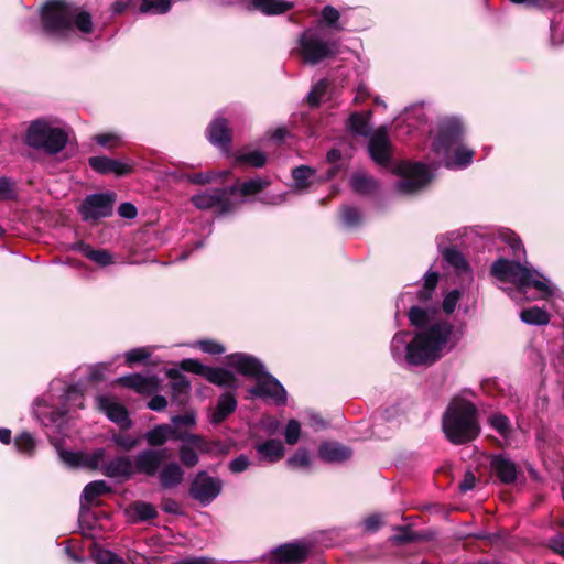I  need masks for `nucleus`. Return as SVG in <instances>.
<instances>
[{"label":"nucleus","mask_w":564,"mask_h":564,"mask_svg":"<svg viewBox=\"0 0 564 564\" xmlns=\"http://www.w3.org/2000/svg\"><path fill=\"white\" fill-rule=\"evenodd\" d=\"M144 438L150 446H162L169 440H188L202 452L210 451V445L202 436L188 433L187 431H178L169 424H160L154 426L144 434Z\"/></svg>","instance_id":"10"},{"label":"nucleus","mask_w":564,"mask_h":564,"mask_svg":"<svg viewBox=\"0 0 564 564\" xmlns=\"http://www.w3.org/2000/svg\"><path fill=\"white\" fill-rule=\"evenodd\" d=\"M370 112L366 113H352L348 120V128L356 134L367 137L370 134Z\"/></svg>","instance_id":"33"},{"label":"nucleus","mask_w":564,"mask_h":564,"mask_svg":"<svg viewBox=\"0 0 564 564\" xmlns=\"http://www.w3.org/2000/svg\"><path fill=\"white\" fill-rule=\"evenodd\" d=\"M393 172L401 177L395 189L405 195L421 191L432 178L426 165L422 163L400 162Z\"/></svg>","instance_id":"9"},{"label":"nucleus","mask_w":564,"mask_h":564,"mask_svg":"<svg viewBox=\"0 0 564 564\" xmlns=\"http://www.w3.org/2000/svg\"><path fill=\"white\" fill-rule=\"evenodd\" d=\"M228 195V188H214L193 195L191 202L197 209L217 208L220 215H225L234 209Z\"/></svg>","instance_id":"13"},{"label":"nucleus","mask_w":564,"mask_h":564,"mask_svg":"<svg viewBox=\"0 0 564 564\" xmlns=\"http://www.w3.org/2000/svg\"><path fill=\"white\" fill-rule=\"evenodd\" d=\"M108 365L106 364H97L90 367L89 370V380L90 381H100L106 378L105 372L108 370Z\"/></svg>","instance_id":"61"},{"label":"nucleus","mask_w":564,"mask_h":564,"mask_svg":"<svg viewBox=\"0 0 564 564\" xmlns=\"http://www.w3.org/2000/svg\"><path fill=\"white\" fill-rule=\"evenodd\" d=\"M288 465L291 468H305L310 466V455L305 449H299L288 459Z\"/></svg>","instance_id":"51"},{"label":"nucleus","mask_w":564,"mask_h":564,"mask_svg":"<svg viewBox=\"0 0 564 564\" xmlns=\"http://www.w3.org/2000/svg\"><path fill=\"white\" fill-rule=\"evenodd\" d=\"M256 451L261 460L276 463L284 456V446L279 440H267L256 445Z\"/></svg>","instance_id":"25"},{"label":"nucleus","mask_w":564,"mask_h":564,"mask_svg":"<svg viewBox=\"0 0 564 564\" xmlns=\"http://www.w3.org/2000/svg\"><path fill=\"white\" fill-rule=\"evenodd\" d=\"M166 449H144L141 451L133 460L134 473H140L152 477L159 473L160 466L165 458Z\"/></svg>","instance_id":"17"},{"label":"nucleus","mask_w":564,"mask_h":564,"mask_svg":"<svg viewBox=\"0 0 564 564\" xmlns=\"http://www.w3.org/2000/svg\"><path fill=\"white\" fill-rule=\"evenodd\" d=\"M491 468L498 478L505 484H511L517 478V467L510 459L496 456L491 460Z\"/></svg>","instance_id":"27"},{"label":"nucleus","mask_w":564,"mask_h":564,"mask_svg":"<svg viewBox=\"0 0 564 564\" xmlns=\"http://www.w3.org/2000/svg\"><path fill=\"white\" fill-rule=\"evenodd\" d=\"M477 408L469 400L454 397L443 415L442 426L446 437L454 444L473 441L479 434Z\"/></svg>","instance_id":"5"},{"label":"nucleus","mask_w":564,"mask_h":564,"mask_svg":"<svg viewBox=\"0 0 564 564\" xmlns=\"http://www.w3.org/2000/svg\"><path fill=\"white\" fill-rule=\"evenodd\" d=\"M550 547L564 557V533H558L550 540Z\"/></svg>","instance_id":"63"},{"label":"nucleus","mask_w":564,"mask_h":564,"mask_svg":"<svg viewBox=\"0 0 564 564\" xmlns=\"http://www.w3.org/2000/svg\"><path fill=\"white\" fill-rule=\"evenodd\" d=\"M171 9V0H141L139 11L141 13H166Z\"/></svg>","instance_id":"39"},{"label":"nucleus","mask_w":564,"mask_h":564,"mask_svg":"<svg viewBox=\"0 0 564 564\" xmlns=\"http://www.w3.org/2000/svg\"><path fill=\"white\" fill-rule=\"evenodd\" d=\"M352 189L360 194L371 193L376 188V182L365 173H356L350 178Z\"/></svg>","instance_id":"37"},{"label":"nucleus","mask_w":564,"mask_h":564,"mask_svg":"<svg viewBox=\"0 0 564 564\" xmlns=\"http://www.w3.org/2000/svg\"><path fill=\"white\" fill-rule=\"evenodd\" d=\"M292 175L295 188L303 191L310 186V178L314 175V171L308 166L301 165L293 170Z\"/></svg>","instance_id":"41"},{"label":"nucleus","mask_w":564,"mask_h":564,"mask_svg":"<svg viewBox=\"0 0 564 564\" xmlns=\"http://www.w3.org/2000/svg\"><path fill=\"white\" fill-rule=\"evenodd\" d=\"M150 354L145 348L131 349L126 354V361L129 365L145 360Z\"/></svg>","instance_id":"59"},{"label":"nucleus","mask_w":564,"mask_h":564,"mask_svg":"<svg viewBox=\"0 0 564 564\" xmlns=\"http://www.w3.org/2000/svg\"><path fill=\"white\" fill-rule=\"evenodd\" d=\"M326 89L327 82L325 79H322L318 83H316L307 96L308 104L311 106H317L321 102L323 96L325 95Z\"/></svg>","instance_id":"49"},{"label":"nucleus","mask_w":564,"mask_h":564,"mask_svg":"<svg viewBox=\"0 0 564 564\" xmlns=\"http://www.w3.org/2000/svg\"><path fill=\"white\" fill-rule=\"evenodd\" d=\"M41 18L44 30L56 37L68 39L75 30L83 34L93 31L91 15L64 0L47 1L42 8Z\"/></svg>","instance_id":"2"},{"label":"nucleus","mask_w":564,"mask_h":564,"mask_svg":"<svg viewBox=\"0 0 564 564\" xmlns=\"http://www.w3.org/2000/svg\"><path fill=\"white\" fill-rule=\"evenodd\" d=\"M183 444L180 446V459L187 467H194L198 463L197 452L203 453L196 445H194L188 440H181ZM210 445V449H213L214 445ZM209 451L208 453H210Z\"/></svg>","instance_id":"34"},{"label":"nucleus","mask_w":564,"mask_h":564,"mask_svg":"<svg viewBox=\"0 0 564 564\" xmlns=\"http://www.w3.org/2000/svg\"><path fill=\"white\" fill-rule=\"evenodd\" d=\"M308 553L310 547L305 543H288L272 552L269 564H300L305 561Z\"/></svg>","instance_id":"16"},{"label":"nucleus","mask_w":564,"mask_h":564,"mask_svg":"<svg viewBox=\"0 0 564 564\" xmlns=\"http://www.w3.org/2000/svg\"><path fill=\"white\" fill-rule=\"evenodd\" d=\"M115 444L124 451H130L139 444V440L130 435L116 434L112 436Z\"/></svg>","instance_id":"53"},{"label":"nucleus","mask_w":564,"mask_h":564,"mask_svg":"<svg viewBox=\"0 0 564 564\" xmlns=\"http://www.w3.org/2000/svg\"><path fill=\"white\" fill-rule=\"evenodd\" d=\"M227 359L228 365L239 373L257 381L256 386L249 389L250 394L271 400L275 404L285 403V389L274 377L265 371L264 366L257 358L246 354H232Z\"/></svg>","instance_id":"4"},{"label":"nucleus","mask_w":564,"mask_h":564,"mask_svg":"<svg viewBox=\"0 0 564 564\" xmlns=\"http://www.w3.org/2000/svg\"><path fill=\"white\" fill-rule=\"evenodd\" d=\"M237 162L251 165L253 167H262L267 162V156L261 151H250L237 154Z\"/></svg>","instance_id":"43"},{"label":"nucleus","mask_w":564,"mask_h":564,"mask_svg":"<svg viewBox=\"0 0 564 564\" xmlns=\"http://www.w3.org/2000/svg\"><path fill=\"white\" fill-rule=\"evenodd\" d=\"M97 406L107 417L117 423L121 429H129L131 421L128 416L126 408L116 401L111 395H98L96 398Z\"/></svg>","instance_id":"18"},{"label":"nucleus","mask_w":564,"mask_h":564,"mask_svg":"<svg viewBox=\"0 0 564 564\" xmlns=\"http://www.w3.org/2000/svg\"><path fill=\"white\" fill-rule=\"evenodd\" d=\"M443 258L445 261L456 269L459 273H465L468 279H471L469 265L466 262L464 256L454 248H446L443 251Z\"/></svg>","instance_id":"35"},{"label":"nucleus","mask_w":564,"mask_h":564,"mask_svg":"<svg viewBox=\"0 0 564 564\" xmlns=\"http://www.w3.org/2000/svg\"><path fill=\"white\" fill-rule=\"evenodd\" d=\"M462 123L456 118L443 120L433 141V151L448 169H463L470 164L474 152L460 143Z\"/></svg>","instance_id":"6"},{"label":"nucleus","mask_w":564,"mask_h":564,"mask_svg":"<svg viewBox=\"0 0 564 564\" xmlns=\"http://www.w3.org/2000/svg\"><path fill=\"white\" fill-rule=\"evenodd\" d=\"M68 141L67 132L46 120L33 121L26 133V143L50 154L61 152Z\"/></svg>","instance_id":"8"},{"label":"nucleus","mask_w":564,"mask_h":564,"mask_svg":"<svg viewBox=\"0 0 564 564\" xmlns=\"http://www.w3.org/2000/svg\"><path fill=\"white\" fill-rule=\"evenodd\" d=\"M250 466V460L246 455H240L229 463V469L237 474L245 471Z\"/></svg>","instance_id":"60"},{"label":"nucleus","mask_w":564,"mask_h":564,"mask_svg":"<svg viewBox=\"0 0 564 564\" xmlns=\"http://www.w3.org/2000/svg\"><path fill=\"white\" fill-rule=\"evenodd\" d=\"M102 474L110 478H129L134 474V465L129 457H116L109 462L105 460Z\"/></svg>","instance_id":"21"},{"label":"nucleus","mask_w":564,"mask_h":564,"mask_svg":"<svg viewBox=\"0 0 564 564\" xmlns=\"http://www.w3.org/2000/svg\"><path fill=\"white\" fill-rule=\"evenodd\" d=\"M167 377L171 379V388L173 390L174 398L183 402V397H186L189 392V381L185 376L178 372V370L170 369Z\"/></svg>","instance_id":"31"},{"label":"nucleus","mask_w":564,"mask_h":564,"mask_svg":"<svg viewBox=\"0 0 564 564\" xmlns=\"http://www.w3.org/2000/svg\"><path fill=\"white\" fill-rule=\"evenodd\" d=\"M341 218L347 226H355L360 220V214L356 208L346 206L341 209Z\"/></svg>","instance_id":"58"},{"label":"nucleus","mask_w":564,"mask_h":564,"mask_svg":"<svg viewBox=\"0 0 564 564\" xmlns=\"http://www.w3.org/2000/svg\"><path fill=\"white\" fill-rule=\"evenodd\" d=\"M96 564H126L116 553L109 550H97L94 555Z\"/></svg>","instance_id":"46"},{"label":"nucleus","mask_w":564,"mask_h":564,"mask_svg":"<svg viewBox=\"0 0 564 564\" xmlns=\"http://www.w3.org/2000/svg\"><path fill=\"white\" fill-rule=\"evenodd\" d=\"M391 540L397 543H405L413 540V534L411 530L406 527L398 528L397 533L391 538Z\"/></svg>","instance_id":"62"},{"label":"nucleus","mask_w":564,"mask_h":564,"mask_svg":"<svg viewBox=\"0 0 564 564\" xmlns=\"http://www.w3.org/2000/svg\"><path fill=\"white\" fill-rule=\"evenodd\" d=\"M270 185V181L268 178L263 177H256L248 180L243 183H241L239 186L234 185L228 188L229 194H235L239 192L242 196H249L257 194L268 187Z\"/></svg>","instance_id":"29"},{"label":"nucleus","mask_w":564,"mask_h":564,"mask_svg":"<svg viewBox=\"0 0 564 564\" xmlns=\"http://www.w3.org/2000/svg\"><path fill=\"white\" fill-rule=\"evenodd\" d=\"M117 382L134 389L139 393H151L158 387V379L155 377H143L139 373L120 377Z\"/></svg>","instance_id":"22"},{"label":"nucleus","mask_w":564,"mask_h":564,"mask_svg":"<svg viewBox=\"0 0 564 564\" xmlns=\"http://www.w3.org/2000/svg\"><path fill=\"white\" fill-rule=\"evenodd\" d=\"M460 299V292L458 290L451 291L443 301L442 307L446 314H451L455 311L456 305Z\"/></svg>","instance_id":"54"},{"label":"nucleus","mask_w":564,"mask_h":564,"mask_svg":"<svg viewBox=\"0 0 564 564\" xmlns=\"http://www.w3.org/2000/svg\"><path fill=\"white\" fill-rule=\"evenodd\" d=\"M254 9L264 14H281L292 8V3L283 0H252Z\"/></svg>","instance_id":"32"},{"label":"nucleus","mask_w":564,"mask_h":564,"mask_svg":"<svg viewBox=\"0 0 564 564\" xmlns=\"http://www.w3.org/2000/svg\"><path fill=\"white\" fill-rule=\"evenodd\" d=\"M300 434V423L296 420H290L284 432L286 443L290 445H294L299 441Z\"/></svg>","instance_id":"52"},{"label":"nucleus","mask_w":564,"mask_h":564,"mask_svg":"<svg viewBox=\"0 0 564 564\" xmlns=\"http://www.w3.org/2000/svg\"><path fill=\"white\" fill-rule=\"evenodd\" d=\"M15 447L19 452L29 454L35 447V441L31 434L23 432L14 441Z\"/></svg>","instance_id":"48"},{"label":"nucleus","mask_w":564,"mask_h":564,"mask_svg":"<svg viewBox=\"0 0 564 564\" xmlns=\"http://www.w3.org/2000/svg\"><path fill=\"white\" fill-rule=\"evenodd\" d=\"M520 318L523 323L530 325H546L550 322L549 313L538 306L523 310Z\"/></svg>","instance_id":"36"},{"label":"nucleus","mask_w":564,"mask_h":564,"mask_svg":"<svg viewBox=\"0 0 564 564\" xmlns=\"http://www.w3.org/2000/svg\"><path fill=\"white\" fill-rule=\"evenodd\" d=\"M88 162L91 169L100 174L113 173L121 176L131 171L130 165L127 163L107 156H93L89 158Z\"/></svg>","instance_id":"20"},{"label":"nucleus","mask_w":564,"mask_h":564,"mask_svg":"<svg viewBox=\"0 0 564 564\" xmlns=\"http://www.w3.org/2000/svg\"><path fill=\"white\" fill-rule=\"evenodd\" d=\"M322 22L327 26L335 31L344 30L343 25L339 23L340 13L339 11L332 7L325 6L322 10Z\"/></svg>","instance_id":"40"},{"label":"nucleus","mask_w":564,"mask_h":564,"mask_svg":"<svg viewBox=\"0 0 564 564\" xmlns=\"http://www.w3.org/2000/svg\"><path fill=\"white\" fill-rule=\"evenodd\" d=\"M115 194H93L85 198L80 206V214L84 220H97L112 214Z\"/></svg>","instance_id":"14"},{"label":"nucleus","mask_w":564,"mask_h":564,"mask_svg":"<svg viewBox=\"0 0 564 564\" xmlns=\"http://www.w3.org/2000/svg\"><path fill=\"white\" fill-rule=\"evenodd\" d=\"M339 42L327 39L318 28L305 29L297 39L296 54L303 63L316 65L339 54Z\"/></svg>","instance_id":"7"},{"label":"nucleus","mask_w":564,"mask_h":564,"mask_svg":"<svg viewBox=\"0 0 564 564\" xmlns=\"http://www.w3.org/2000/svg\"><path fill=\"white\" fill-rule=\"evenodd\" d=\"M369 152L373 161L380 165H388L391 159V145L386 127H380L370 138Z\"/></svg>","instance_id":"19"},{"label":"nucleus","mask_w":564,"mask_h":564,"mask_svg":"<svg viewBox=\"0 0 564 564\" xmlns=\"http://www.w3.org/2000/svg\"><path fill=\"white\" fill-rule=\"evenodd\" d=\"M94 140L101 147L112 149L121 144V137L117 133H100L94 137Z\"/></svg>","instance_id":"50"},{"label":"nucleus","mask_w":564,"mask_h":564,"mask_svg":"<svg viewBox=\"0 0 564 564\" xmlns=\"http://www.w3.org/2000/svg\"><path fill=\"white\" fill-rule=\"evenodd\" d=\"M217 176H218V174H216L215 172H200V173L188 175L187 181L193 184L205 185V184L213 183Z\"/></svg>","instance_id":"55"},{"label":"nucleus","mask_w":564,"mask_h":564,"mask_svg":"<svg viewBox=\"0 0 564 564\" xmlns=\"http://www.w3.org/2000/svg\"><path fill=\"white\" fill-rule=\"evenodd\" d=\"M159 480L164 489L175 488L184 480V470L177 463H169L160 470Z\"/></svg>","instance_id":"26"},{"label":"nucleus","mask_w":564,"mask_h":564,"mask_svg":"<svg viewBox=\"0 0 564 564\" xmlns=\"http://www.w3.org/2000/svg\"><path fill=\"white\" fill-rule=\"evenodd\" d=\"M438 281V274L436 272H427L424 276V286L423 290L419 293V299L421 301H427L431 299L433 291L436 288Z\"/></svg>","instance_id":"44"},{"label":"nucleus","mask_w":564,"mask_h":564,"mask_svg":"<svg viewBox=\"0 0 564 564\" xmlns=\"http://www.w3.org/2000/svg\"><path fill=\"white\" fill-rule=\"evenodd\" d=\"M237 408V401L230 393L220 395L215 411L212 413L210 421L214 424L223 422Z\"/></svg>","instance_id":"28"},{"label":"nucleus","mask_w":564,"mask_h":564,"mask_svg":"<svg viewBox=\"0 0 564 564\" xmlns=\"http://www.w3.org/2000/svg\"><path fill=\"white\" fill-rule=\"evenodd\" d=\"M59 458L69 467H80L89 470L104 473L106 451L97 448L91 452H68L59 451Z\"/></svg>","instance_id":"12"},{"label":"nucleus","mask_w":564,"mask_h":564,"mask_svg":"<svg viewBox=\"0 0 564 564\" xmlns=\"http://www.w3.org/2000/svg\"><path fill=\"white\" fill-rule=\"evenodd\" d=\"M77 249L89 260L100 267H107L113 262L112 254L105 249H94L89 245L80 243Z\"/></svg>","instance_id":"30"},{"label":"nucleus","mask_w":564,"mask_h":564,"mask_svg":"<svg viewBox=\"0 0 564 564\" xmlns=\"http://www.w3.org/2000/svg\"><path fill=\"white\" fill-rule=\"evenodd\" d=\"M65 398L67 402H69L73 406L83 408V392L78 386H72L67 389L65 393Z\"/></svg>","instance_id":"56"},{"label":"nucleus","mask_w":564,"mask_h":564,"mask_svg":"<svg viewBox=\"0 0 564 564\" xmlns=\"http://www.w3.org/2000/svg\"><path fill=\"white\" fill-rule=\"evenodd\" d=\"M207 134L209 142L221 149H226L230 143L228 124L223 118H217L209 124Z\"/></svg>","instance_id":"23"},{"label":"nucleus","mask_w":564,"mask_h":564,"mask_svg":"<svg viewBox=\"0 0 564 564\" xmlns=\"http://www.w3.org/2000/svg\"><path fill=\"white\" fill-rule=\"evenodd\" d=\"M223 482L218 478L209 476L206 471H199L191 486V496L203 505H209L221 491Z\"/></svg>","instance_id":"15"},{"label":"nucleus","mask_w":564,"mask_h":564,"mask_svg":"<svg viewBox=\"0 0 564 564\" xmlns=\"http://www.w3.org/2000/svg\"><path fill=\"white\" fill-rule=\"evenodd\" d=\"M110 489L106 481L104 480H96L91 481L88 485L85 486L82 498L87 502L91 503L95 501V499L106 492H108Z\"/></svg>","instance_id":"38"},{"label":"nucleus","mask_w":564,"mask_h":564,"mask_svg":"<svg viewBox=\"0 0 564 564\" xmlns=\"http://www.w3.org/2000/svg\"><path fill=\"white\" fill-rule=\"evenodd\" d=\"M323 460L328 463H341L350 458L351 449L338 443H324L318 449Z\"/></svg>","instance_id":"24"},{"label":"nucleus","mask_w":564,"mask_h":564,"mask_svg":"<svg viewBox=\"0 0 564 564\" xmlns=\"http://www.w3.org/2000/svg\"><path fill=\"white\" fill-rule=\"evenodd\" d=\"M527 264L500 258L492 263L490 273L500 282L517 286V291L511 293L513 300H519L517 294H525L530 288L535 289L541 297L553 295L555 286L552 282Z\"/></svg>","instance_id":"3"},{"label":"nucleus","mask_w":564,"mask_h":564,"mask_svg":"<svg viewBox=\"0 0 564 564\" xmlns=\"http://www.w3.org/2000/svg\"><path fill=\"white\" fill-rule=\"evenodd\" d=\"M489 423L500 435L507 436L510 431V421L506 415L500 413L489 417Z\"/></svg>","instance_id":"47"},{"label":"nucleus","mask_w":564,"mask_h":564,"mask_svg":"<svg viewBox=\"0 0 564 564\" xmlns=\"http://www.w3.org/2000/svg\"><path fill=\"white\" fill-rule=\"evenodd\" d=\"M131 512L134 519L140 521L153 519L158 514L155 508L151 503L142 501L132 505Z\"/></svg>","instance_id":"42"},{"label":"nucleus","mask_w":564,"mask_h":564,"mask_svg":"<svg viewBox=\"0 0 564 564\" xmlns=\"http://www.w3.org/2000/svg\"><path fill=\"white\" fill-rule=\"evenodd\" d=\"M172 425L174 429L178 431H185V429H192L196 425V415L194 412H186L183 415H175L172 417Z\"/></svg>","instance_id":"45"},{"label":"nucleus","mask_w":564,"mask_h":564,"mask_svg":"<svg viewBox=\"0 0 564 564\" xmlns=\"http://www.w3.org/2000/svg\"><path fill=\"white\" fill-rule=\"evenodd\" d=\"M181 368L183 370L203 376L210 383L217 384L219 387H237L236 377L227 369L207 367L194 359L183 360L181 364Z\"/></svg>","instance_id":"11"},{"label":"nucleus","mask_w":564,"mask_h":564,"mask_svg":"<svg viewBox=\"0 0 564 564\" xmlns=\"http://www.w3.org/2000/svg\"><path fill=\"white\" fill-rule=\"evenodd\" d=\"M409 319L413 326L420 327L414 338L408 343V333H398L391 341L394 357H399L405 347V360L410 365L419 366L432 364L441 358L452 334V326L446 322L434 321L433 313L411 307Z\"/></svg>","instance_id":"1"},{"label":"nucleus","mask_w":564,"mask_h":564,"mask_svg":"<svg viewBox=\"0 0 564 564\" xmlns=\"http://www.w3.org/2000/svg\"><path fill=\"white\" fill-rule=\"evenodd\" d=\"M197 346L206 354L209 355H220L225 351V347L214 340H200L197 343Z\"/></svg>","instance_id":"57"},{"label":"nucleus","mask_w":564,"mask_h":564,"mask_svg":"<svg viewBox=\"0 0 564 564\" xmlns=\"http://www.w3.org/2000/svg\"><path fill=\"white\" fill-rule=\"evenodd\" d=\"M176 564H216L215 561L210 557L200 556V557H188L178 561Z\"/></svg>","instance_id":"64"}]
</instances>
